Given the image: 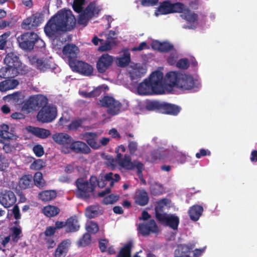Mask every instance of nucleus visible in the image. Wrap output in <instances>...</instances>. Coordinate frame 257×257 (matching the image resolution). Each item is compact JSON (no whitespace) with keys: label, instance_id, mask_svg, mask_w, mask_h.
Segmentation results:
<instances>
[{"label":"nucleus","instance_id":"f257e3e1","mask_svg":"<svg viewBox=\"0 0 257 257\" xmlns=\"http://www.w3.org/2000/svg\"><path fill=\"white\" fill-rule=\"evenodd\" d=\"M76 25V19L71 10H62L58 11L47 22L44 32L49 38L55 39L62 32L70 31Z\"/></svg>","mask_w":257,"mask_h":257},{"label":"nucleus","instance_id":"f03ea898","mask_svg":"<svg viewBox=\"0 0 257 257\" xmlns=\"http://www.w3.org/2000/svg\"><path fill=\"white\" fill-rule=\"evenodd\" d=\"M159 14L166 15L171 13H181L180 17L190 26H184V28L194 29L198 24V15L190 10L184 4L181 2L171 3L169 1H164L158 8Z\"/></svg>","mask_w":257,"mask_h":257},{"label":"nucleus","instance_id":"7ed1b4c3","mask_svg":"<svg viewBox=\"0 0 257 257\" xmlns=\"http://www.w3.org/2000/svg\"><path fill=\"white\" fill-rule=\"evenodd\" d=\"M163 74L159 71L152 73L148 79H146V95L150 93L147 91V86L150 84L154 94H162L164 92L163 84Z\"/></svg>","mask_w":257,"mask_h":257},{"label":"nucleus","instance_id":"20e7f679","mask_svg":"<svg viewBox=\"0 0 257 257\" xmlns=\"http://www.w3.org/2000/svg\"><path fill=\"white\" fill-rule=\"evenodd\" d=\"M119 165L127 170H132L135 168L137 169V175L143 184H145V179L142 173L144 164L138 161L132 162L131 157L129 155H125L124 158L117 159Z\"/></svg>","mask_w":257,"mask_h":257},{"label":"nucleus","instance_id":"39448f33","mask_svg":"<svg viewBox=\"0 0 257 257\" xmlns=\"http://www.w3.org/2000/svg\"><path fill=\"white\" fill-rule=\"evenodd\" d=\"M75 184L77 188V196L85 200L89 199L90 193L94 191L96 187L95 184L84 181L82 178L77 179Z\"/></svg>","mask_w":257,"mask_h":257},{"label":"nucleus","instance_id":"423d86ee","mask_svg":"<svg viewBox=\"0 0 257 257\" xmlns=\"http://www.w3.org/2000/svg\"><path fill=\"white\" fill-rule=\"evenodd\" d=\"M100 103L102 106L107 108V113L111 116L117 115L121 112L122 104L111 96H104L100 100Z\"/></svg>","mask_w":257,"mask_h":257},{"label":"nucleus","instance_id":"0eeeda50","mask_svg":"<svg viewBox=\"0 0 257 257\" xmlns=\"http://www.w3.org/2000/svg\"><path fill=\"white\" fill-rule=\"evenodd\" d=\"M36 33L33 32H26L17 38L19 47L25 51H31L34 49V40H36Z\"/></svg>","mask_w":257,"mask_h":257},{"label":"nucleus","instance_id":"6e6552de","mask_svg":"<svg viewBox=\"0 0 257 257\" xmlns=\"http://www.w3.org/2000/svg\"><path fill=\"white\" fill-rule=\"evenodd\" d=\"M57 114V107L54 105H48L41 108L38 112L37 118L39 122L49 123L56 118Z\"/></svg>","mask_w":257,"mask_h":257},{"label":"nucleus","instance_id":"1a4fd4ad","mask_svg":"<svg viewBox=\"0 0 257 257\" xmlns=\"http://www.w3.org/2000/svg\"><path fill=\"white\" fill-rule=\"evenodd\" d=\"M200 86V82L197 80H195L192 76L186 74H181L180 75L178 88L183 90L193 89L196 91Z\"/></svg>","mask_w":257,"mask_h":257},{"label":"nucleus","instance_id":"9d476101","mask_svg":"<svg viewBox=\"0 0 257 257\" xmlns=\"http://www.w3.org/2000/svg\"><path fill=\"white\" fill-rule=\"evenodd\" d=\"M157 219L162 224L169 226L173 230L178 228L179 224V218L175 214L163 213V214H158Z\"/></svg>","mask_w":257,"mask_h":257},{"label":"nucleus","instance_id":"9b49d317","mask_svg":"<svg viewBox=\"0 0 257 257\" xmlns=\"http://www.w3.org/2000/svg\"><path fill=\"white\" fill-rule=\"evenodd\" d=\"M43 19V14L36 13L24 20L21 25L22 27L26 30L35 29L42 23Z\"/></svg>","mask_w":257,"mask_h":257},{"label":"nucleus","instance_id":"f8f14e48","mask_svg":"<svg viewBox=\"0 0 257 257\" xmlns=\"http://www.w3.org/2000/svg\"><path fill=\"white\" fill-rule=\"evenodd\" d=\"M72 70L84 76H90L93 72V67L82 61L77 60L75 62H71L70 66Z\"/></svg>","mask_w":257,"mask_h":257},{"label":"nucleus","instance_id":"ddd939ff","mask_svg":"<svg viewBox=\"0 0 257 257\" xmlns=\"http://www.w3.org/2000/svg\"><path fill=\"white\" fill-rule=\"evenodd\" d=\"M71 151L76 154H88L90 153L91 149L85 143L76 141H72L69 147H67L66 151H63V152L67 154L70 153Z\"/></svg>","mask_w":257,"mask_h":257},{"label":"nucleus","instance_id":"4468645a","mask_svg":"<svg viewBox=\"0 0 257 257\" xmlns=\"http://www.w3.org/2000/svg\"><path fill=\"white\" fill-rule=\"evenodd\" d=\"M16 201L17 197L13 191L5 190L0 192V204L5 208L13 206Z\"/></svg>","mask_w":257,"mask_h":257},{"label":"nucleus","instance_id":"2eb2a0df","mask_svg":"<svg viewBox=\"0 0 257 257\" xmlns=\"http://www.w3.org/2000/svg\"><path fill=\"white\" fill-rule=\"evenodd\" d=\"M113 58L108 54H103L96 62V68L100 73H105L112 65Z\"/></svg>","mask_w":257,"mask_h":257},{"label":"nucleus","instance_id":"dca6fc26","mask_svg":"<svg viewBox=\"0 0 257 257\" xmlns=\"http://www.w3.org/2000/svg\"><path fill=\"white\" fill-rule=\"evenodd\" d=\"M79 51V48L74 44H68L63 47V53L67 58L70 66L71 65V62H75L77 60Z\"/></svg>","mask_w":257,"mask_h":257},{"label":"nucleus","instance_id":"f3484780","mask_svg":"<svg viewBox=\"0 0 257 257\" xmlns=\"http://www.w3.org/2000/svg\"><path fill=\"white\" fill-rule=\"evenodd\" d=\"M5 64L12 69V71H15L16 74L18 73V68L21 66V63L19 57L15 53L10 52L7 54L5 59Z\"/></svg>","mask_w":257,"mask_h":257},{"label":"nucleus","instance_id":"a211bd4d","mask_svg":"<svg viewBox=\"0 0 257 257\" xmlns=\"http://www.w3.org/2000/svg\"><path fill=\"white\" fill-rule=\"evenodd\" d=\"M52 139L56 143L64 147L62 151H66L67 147H69L73 140L70 136L63 133H56L53 135Z\"/></svg>","mask_w":257,"mask_h":257},{"label":"nucleus","instance_id":"6ab92c4d","mask_svg":"<svg viewBox=\"0 0 257 257\" xmlns=\"http://www.w3.org/2000/svg\"><path fill=\"white\" fill-rule=\"evenodd\" d=\"M151 46L153 50L161 53H167L174 49V45L168 41L161 42L158 40H153Z\"/></svg>","mask_w":257,"mask_h":257},{"label":"nucleus","instance_id":"aec40b11","mask_svg":"<svg viewBox=\"0 0 257 257\" xmlns=\"http://www.w3.org/2000/svg\"><path fill=\"white\" fill-rule=\"evenodd\" d=\"M81 136V138L84 140L92 149H98L100 147V144L97 141V135L96 133L85 132Z\"/></svg>","mask_w":257,"mask_h":257},{"label":"nucleus","instance_id":"412c9836","mask_svg":"<svg viewBox=\"0 0 257 257\" xmlns=\"http://www.w3.org/2000/svg\"><path fill=\"white\" fill-rule=\"evenodd\" d=\"M36 60V66L38 69L41 71L45 72L48 70L54 68V64L50 60L47 59H37L33 58V60Z\"/></svg>","mask_w":257,"mask_h":257},{"label":"nucleus","instance_id":"4be33fe9","mask_svg":"<svg viewBox=\"0 0 257 257\" xmlns=\"http://www.w3.org/2000/svg\"><path fill=\"white\" fill-rule=\"evenodd\" d=\"M181 107L175 104L162 102L161 113L177 115L180 111Z\"/></svg>","mask_w":257,"mask_h":257},{"label":"nucleus","instance_id":"5701e85b","mask_svg":"<svg viewBox=\"0 0 257 257\" xmlns=\"http://www.w3.org/2000/svg\"><path fill=\"white\" fill-rule=\"evenodd\" d=\"M70 244V240L69 239L63 240L56 248L54 252V256L65 257L68 252Z\"/></svg>","mask_w":257,"mask_h":257},{"label":"nucleus","instance_id":"b1692460","mask_svg":"<svg viewBox=\"0 0 257 257\" xmlns=\"http://www.w3.org/2000/svg\"><path fill=\"white\" fill-rule=\"evenodd\" d=\"M19 84L17 79L7 78L0 82V91L6 92L16 88Z\"/></svg>","mask_w":257,"mask_h":257},{"label":"nucleus","instance_id":"393cba45","mask_svg":"<svg viewBox=\"0 0 257 257\" xmlns=\"http://www.w3.org/2000/svg\"><path fill=\"white\" fill-rule=\"evenodd\" d=\"M203 207L199 205H194L190 207L188 213L191 220L197 221L203 212Z\"/></svg>","mask_w":257,"mask_h":257},{"label":"nucleus","instance_id":"a878e982","mask_svg":"<svg viewBox=\"0 0 257 257\" xmlns=\"http://www.w3.org/2000/svg\"><path fill=\"white\" fill-rule=\"evenodd\" d=\"M29 131L34 136L42 139H46L51 135L49 130L38 127L30 126Z\"/></svg>","mask_w":257,"mask_h":257},{"label":"nucleus","instance_id":"bb28decb","mask_svg":"<svg viewBox=\"0 0 257 257\" xmlns=\"http://www.w3.org/2000/svg\"><path fill=\"white\" fill-rule=\"evenodd\" d=\"M181 74L175 71H170L166 75V81L170 86L178 87Z\"/></svg>","mask_w":257,"mask_h":257},{"label":"nucleus","instance_id":"cd10ccee","mask_svg":"<svg viewBox=\"0 0 257 257\" xmlns=\"http://www.w3.org/2000/svg\"><path fill=\"white\" fill-rule=\"evenodd\" d=\"M100 12V10L96 6L95 2H91L84 9L83 12L86 15L89 19H92L93 17H97Z\"/></svg>","mask_w":257,"mask_h":257},{"label":"nucleus","instance_id":"c85d7f7f","mask_svg":"<svg viewBox=\"0 0 257 257\" xmlns=\"http://www.w3.org/2000/svg\"><path fill=\"white\" fill-rule=\"evenodd\" d=\"M79 225L75 216H72L68 218L66 221V231L73 232L78 230Z\"/></svg>","mask_w":257,"mask_h":257},{"label":"nucleus","instance_id":"c756f323","mask_svg":"<svg viewBox=\"0 0 257 257\" xmlns=\"http://www.w3.org/2000/svg\"><path fill=\"white\" fill-rule=\"evenodd\" d=\"M33 177L31 175H23L19 181L20 187L23 189L32 188L34 186Z\"/></svg>","mask_w":257,"mask_h":257},{"label":"nucleus","instance_id":"7c9ffc66","mask_svg":"<svg viewBox=\"0 0 257 257\" xmlns=\"http://www.w3.org/2000/svg\"><path fill=\"white\" fill-rule=\"evenodd\" d=\"M33 182L34 184L40 189H43L46 186V182L41 172L38 171L35 173Z\"/></svg>","mask_w":257,"mask_h":257},{"label":"nucleus","instance_id":"2f4dec72","mask_svg":"<svg viewBox=\"0 0 257 257\" xmlns=\"http://www.w3.org/2000/svg\"><path fill=\"white\" fill-rule=\"evenodd\" d=\"M57 193L54 190H45L40 192L38 197L43 201H49L55 199Z\"/></svg>","mask_w":257,"mask_h":257},{"label":"nucleus","instance_id":"473e14b6","mask_svg":"<svg viewBox=\"0 0 257 257\" xmlns=\"http://www.w3.org/2000/svg\"><path fill=\"white\" fill-rule=\"evenodd\" d=\"M21 92H15L4 97L5 100H12L15 104L20 105L23 103V98L22 97Z\"/></svg>","mask_w":257,"mask_h":257},{"label":"nucleus","instance_id":"72a5a7b5","mask_svg":"<svg viewBox=\"0 0 257 257\" xmlns=\"http://www.w3.org/2000/svg\"><path fill=\"white\" fill-rule=\"evenodd\" d=\"M42 211L45 215L48 217H52L58 214L60 210L57 206L48 205L44 207Z\"/></svg>","mask_w":257,"mask_h":257},{"label":"nucleus","instance_id":"f704fd0d","mask_svg":"<svg viewBox=\"0 0 257 257\" xmlns=\"http://www.w3.org/2000/svg\"><path fill=\"white\" fill-rule=\"evenodd\" d=\"M159 228L154 220H151L146 223V236L150 234V233H158Z\"/></svg>","mask_w":257,"mask_h":257},{"label":"nucleus","instance_id":"c9c22d12","mask_svg":"<svg viewBox=\"0 0 257 257\" xmlns=\"http://www.w3.org/2000/svg\"><path fill=\"white\" fill-rule=\"evenodd\" d=\"M133 245L129 242L122 247L116 257H131V251Z\"/></svg>","mask_w":257,"mask_h":257},{"label":"nucleus","instance_id":"e433bc0d","mask_svg":"<svg viewBox=\"0 0 257 257\" xmlns=\"http://www.w3.org/2000/svg\"><path fill=\"white\" fill-rule=\"evenodd\" d=\"M135 203L140 206L145 205V189H139L134 195Z\"/></svg>","mask_w":257,"mask_h":257},{"label":"nucleus","instance_id":"4c0bfd02","mask_svg":"<svg viewBox=\"0 0 257 257\" xmlns=\"http://www.w3.org/2000/svg\"><path fill=\"white\" fill-rule=\"evenodd\" d=\"M169 203V200L167 198L162 199L157 202V205L155 208V215L156 218L157 215L158 214H163L164 213H162V212L163 211L165 206H167Z\"/></svg>","mask_w":257,"mask_h":257},{"label":"nucleus","instance_id":"58836bf2","mask_svg":"<svg viewBox=\"0 0 257 257\" xmlns=\"http://www.w3.org/2000/svg\"><path fill=\"white\" fill-rule=\"evenodd\" d=\"M151 193L155 196H158L165 192V189L162 184L155 182L150 187Z\"/></svg>","mask_w":257,"mask_h":257},{"label":"nucleus","instance_id":"ea45409f","mask_svg":"<svg viewBox=\"0 0 257 257\" xmlns=\"http://www.w3.org/2000/svg\"><path fill=\"white\" fill-rule=\"evenodd\" d=\"M98 207L97 205H91L87 207L85 210L86 216L91 219L95 218L99 215Z\"/></svg>","mask_w":257,"mask_h":257},{"label":"nucleus","instance_id":"a19ab883","mask_svg":"<svg viewBox=\"0 0 257 257\" xmlns=\"http://www.w3.org/2000/svg\"><path fill=\"white\" fill-rule=\"evenodd\" d=\"M130 62L131 55L128 52H125L121 57L117 59V64L121 67H126Z\"/></svg>","mask_w":257,"mask_h":257},{"label":"nucleus","instance_id":"79ce46f5","mask_svg":"<svg viewBox=\"0 0 257 257\" xmlns=\"http://www.w3.org/2000/svg\"><path fill=\"white\" fill-rule=\"evenodd\" d=\"M162 102L158 101H147L146 104V109L150 111L156 110L161 112Z\"/></svg>","mask_w":257,"mask_h":257},{"label":"nucleus","instance_id":"37998d69","mask_svg":"<svg viewBox=\"0 0 257 257\" xmlns=\"http://www.w3.org/2000/svg\"><path fill=\"white\" fill-rule=\"evenodd\" d=\"M24 107L27 109H36L37 107L36 96H31L26 101Z\"/></svg>","mask_w":257,"mask_h":257},{"label":"nucleus","instance_id":"c03bdc74","mask_svg":"<svg viewBox=\"0 0 257 257\" xmlns=\"http://www.w3.org/2000/svg\"><path fill=\"white\" fill-rule=\"evenodd\" d=\"M11 234L10 236L12 238V240L14 242H17L21 238V234H22V230L17 227L13 226L10 228Z\"/></svg>","mask_w":257,"mask_h":257},{"label":"nucleus","instance_id":"a18cd8bd","mask_svg":"<svg viewBox=\"0 0 257 257\" xmlns=\"http://www.w3.org/2000/svg\"><path fill=\"white\" fill-rule=\"evenodd\" d=\"M91 241V238L89 233H85L78 241L77 244L79 246L85 247L88 245Z\"/></svg>","mask_w":257,"mask_h":257},{"label":"nucleus","instance_id":"49530a36","mask_svg":"<svg viewBox=\"0 0 257 257\" xmlns=\"http://www.w3.org/2000/svg\"><path fill=\"white\" fill-rule=\"evenodd\" d=\"M0 137L5 139L9 140L11 138V134L9 133V126L6 124H3L1 125Z\"/></svg>","mask_w":257,"mask_h":257},{"label":"nucleus","instance_id":"de8ad7c7","mask_svg":"<svg viewBox=\"0 0 257 257\" xmlns=\"http://www.w3.org/2000/svg\"><path fill=\"white\" fill-rule=\"evenodd\" d=\"M46 166V162L43 160L38 159L35 160L30 166V168L33 170H39Z\"/></svg>","mask_w":257,"mask_h":257},{"label":"nucleus","instance_id":"09e8293b","mask_svg":"<svg viewBox=\"0 0 257 257\" xmlns=\"http://www.w3.org/2000/svg\"><path fill=\"white\" fill-rule=\"evenodd\" d=\"M87 231L90 233L95 234L99 230L98 225L93 221H90L86 227Z\"/></svg>","mask_w":257,"mask_h":257},{"label":"nucleus","instance_id":"8fccbe9b","mask_svg":"<svg viewBox=\"0 0 257 257\" xmlns=\"http://www.w3.org/2000/svg\"><path fill=\"white\" fill-rule=\"evenodd\" d=\"M119 199V196L111 194L105 197L102 200V204L107 205L109 204H114Z\"/></svg>","mask_w":257,"mask_h":257},{"label":"nucleus","instance_id":"3c124183","mask_svg":"<svg viewBox=\"0 0 257 257\" xmlns=\"http://www.w3.org/2000/svg\"><path fill=\"white\" fill-rule=\"evenodd\" d=\"M37 107H43L47 106L48 99L47 97L43 95H36Z\"/></svg>","mask_w":257,"mask_h":257},{"label":"nucleus","instance_id":"603ef678","mask_svg":"<svg viewBox=\"0 0 257 257\" xmlns=\"http://www.w3.org/2000/svg\"><path fill=\"white\" fill-rule=\"evenodd\" d=\"M165 155L164 152L162 150V149L155 150L151 153V158L153 161L158 159H162L165 157Z\"/></svg>","mask_w":257,"mask_h":257},{"label":"nucleus","instance_id":"864d4df0","mask_svg":"<svg viewBox=\"0 0 257 257\" xmlns=\"http://www.w3.org/2000/svg\"><path fill=\"white\" fill-rule=\"evenodd\" d=\"M83 120L81 119H77L74 120H73L71 122V123L68 125V128L69 130L75 131L77 130V129L81 127L83 123Z\"/></svg>","mask_w":257,"mask_h":257},{"label":"nucleus","instance_id":"5fc2aeb1","mask_svg":"<svg viewBox=\"0 0 257 257\" xmlns=\"http://www.w3.org/2000/svg\"><path fill=\"white\" fill-rule=\"evenodd\" d=\"M10 35V32H6L0 36V50H5L7 45L8 38Z\"/></svg>","mask_w":257,"mask_h":257},{"label":"nucleus","instance_id":"6e6d98bb","mask_svg":"<svg viewBox=\"0 0 257 257\" xmlns=\"http://www.w3.org/2000/svg\"><path fill=\"white\" fill-rule=\"evenodd\" d=\"M190 64L187 58H182L179 60L176 63L178 68L186 70L189 68Z\"/></svg>","mask_w":257,"mask_h":257},{"label":"nucleus","instance_id":"4d7b16f0","mask_svg":"<svg viewBox=\"0 0 257 257\" xmlns=\"http://www.w3.org/2000/svg\"><path fill=\"white\" fill-rule=\"evenodd\" d=\"M99 248L101 252H105L107 251L109 240L106 238H101L98 240Z\"/></svg>","mask_w":257,"mask_h":257},{"label":"nucleus","instance_id":"13d9d810","mask_svg":"<svg viewBox=\"0 0 257 257\" xmlns=\"http://www.w3.org/2000/svg\"><path fill=\"white\" fill-rule=\"evenodd\" d=\"M11 71H12V69L8 66L2 67L0 69V77L1 78H9L14 77V76H11L8 74V73Z\"/></svg>","mask_w":257,"mask_h":257},{"label":"nucleus","instance_id":"bf43d9fd","mask_svg":"<svg viewBox=\"0 0 257 257\" xmlns=\"http://www.w3.org/2000/svg\"><path fill=\"white\" fill-rule=\"evenodd\" d=\"M33 151L37 157H42L45 153L44 148L40 144L34 146L33 148Z\"/></svg>","mask_w":257,"mask_h":257},{"label":"nucleus","instance_id":"052dcab7","mask_svg":"<svg viewBox=\"0 0 257 257\" xmlns=\"http://www.w3.org/2000/svg\"><path fill=\"white\" fill-rule=\"evenodd\" d=\"M90 20L89 18L87 17L83 12H82L79 16L78 19V23L79 25H83L84 26H86L88 21Z\"/></svg>","mask_w":257,"mask_h":257},{"label":"nucleus","instance_id":"680f3d73","mask_svg":"<svg viewBox=\"0 0 257 257\" xmlns=\"http://www.w3.org/2000/svg\"><path fill=\"white\" fill-rule=\"evenodd\" d=\"M73 9L74 11L78 13L82 12V2L81 0H75L73 5Z\"/></svg>","mask_w":257,"mask_h":257},{"label":"nucleus","instance_id":"e2e57ef3","mask_svg":"<svg viewBox=\"0 0 257 257\" xmlns=\"http://www.w3.org/2000/svg\"><path fill=\"white\" fill-rule=\"evenodd\" d=\"M36 40H34L35 47L34 48L43 49L45 47V43L44 41L39 38V36L36 33Z\"/></svg>","mask_w":257,"mask_h":257},{"label":"nucleus","instance_id":"0e129e2a","mask_svg":"<svg viewBox=\"0 0 257 257\" xmlns=\"http://www.w3.org/2000/svg\"><path fill=\"white\" fill-rule=\"evenodd\" d=\"M9 166L8 160L2 155H0V171H4Z\"/></svg>","mask_w":257,"mask_h":257},{"label":"nucleus","instance_id":"69168bd1","mask_svg":"<svg viewBox=\"0 0 257 257\" xmlns=\"http://www.w3.org/2000/svg\"><path fill=\"white\" fill-rule=\"evenodd\" d=\"M56 231V228H55L54 226H48L46 228L45 231H44V235L45 237H50L53 236Z\"/></svg>","mask_w":257,"mask_h":257},{"label":"nucleus","instance_id":"338daca9","mask_svg":"<svg viewBox=\"0 0 257 257\" xmlns=\"http://www.w3.org/2000/svg\"><path fill=\"white\" fill-rule=\"evenodd\" d=\"M128 149L131 155H133L135 154L138 149V145L136 142L131 141L128 145Z\"/></svg>","mask_w":257,"mask_h":257},{"label":"nucleus","instance_id":"774afa93","mask_svg":"<svg viewBox=\"0 0 257 257\" xmlns=\"http://www.w3.org/2000/svg\"><path fill=\"white\" fill-rule=\"evenodd\" d=\"M117 160V158L114 159L112 157H109L107 159L106 164L108 167H110L113 169L116 166Z\"/></svg>","mask_w":257,"mask_h":257}]
</instances>
